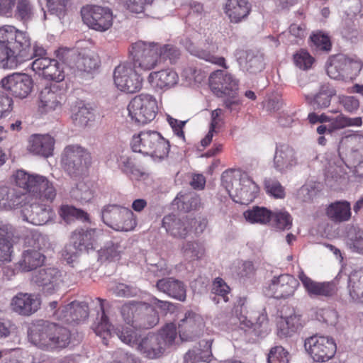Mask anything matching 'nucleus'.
<instances>
[{
    "label": "nucleus",
    "mask_w": 363,
    "mask_h": 363,
    "mask_svg": "<svg viewBox=\"0 0 363 363\" xmlns=\"http://www.w3.org/2000/svg\"><path fill=\"white\" fill-rule=\"evenodd\" d=\"M16 186L33 194L36 197L31 202L22 206V216L24 220L35 225L47 223L52 217L53 213L49 206L40 204L39 199L52 201L56 196V190L45 177L39 174H30L19 169L13 175Z\"/></svg>",
    "instance_id": "nucleus-1"
},
{
    "label": "nucleus",
    "mask_w": 363,
    "mask_h": 363,
    "mask_svg": "<svg viewBox=\"0 0 363 363\" xmlns=\"http://www.w3.org/2000/svg\"><path fill=\"white\" fill-rule=\"evenodd\" d=\"M30 39L11 26L0 27V67L15 69L30 59Z\"/></svg>",
    "instance_id": "nucleus-2"
},
{
    "label": "nucleus",
    "mask_w": 363,
    "mask_h": 363,
    "mask_svg": "<svg viewBox=\"0 0 363 363\" xmlns=\"http://www.w3.org/2000/svg\"><path fill=\"white\" fill-rule=\"evenodd\" d=\"M69 329L59 323L40 320L28 331L30 342L45 350H61L71 342Z\"/></svg>",
    "instance_id": "nucleus-3"
},
{
    "label": "nucleus",
    "mask_w": 363,
    "mask_h": 363,
    "mask_svg": "<svg viewBox=\"0 0 363 363\" xmlns=\"http://www.w3.org/2000/svg\"><path fill=\"white\" fill-rule=\"evenodd\" d=\"M130 146L133 152L161 160L167 157L170 145L155 130H142L133 135Z\"/></svg>",
    "instance_id": "nucleus-4"
},
{
    "label": "nucleus",
    "mask_w": 363,
    "mask_h": 363,
    "mask_svg": "<svg viewBox=\"0 0 363 363\" xmlns=\"http://www.w3.org/2000/svg\"><path fill=\"white\" fill-rule=\"evenodd\" d=\"M123 321L135 329H150L159 323L155 308L145 302L130 301L121 309Z\"/></svg>",
    "instance_id": "nucleus-5"
},
{
    "label": "nucleus",
    "mask_w": 363,
    "mask_h": 363,
    "mask_svg": "<svg viewBox=\"0 0 363 363\" xmlns=\"http://www.w3.org/2000/svg\"><path fill=\"white\" fill-rule=\"evenodd\" d=\"M135 69L148 71L161 63L160 44L139 40L129 49Z\"/></svg>",
    "instance_id": "nucleus-6"
},
{
    "label": "nucleus",
    "mask_w": 363,
    "mask_h": 363,
    "mask_svg": "<svg viewBox=\"0 0 363 363\" xmlns=\"http://www.w3.org/2000/svg\"><path fill=\"white\" fill-rule=\"evenodd\" d=\"M209 84L213 92L218 97H228L224 101L225 108L231 111L233 106L238 104V100L235 99L238 82L232 74L223 70H216L210 75Z\"/></svg>",
    "instance_id": "nucleus-7"
},
{
    "label": "nucleus",
    "mask_w": 363,
    "mask_h": 363,
    "mask_svg": "<svg viewBox=\"0 0 363 363\" xmlns=\"http://www.w3.org/2000/svg\"><path fill=\"white\" fill-rule=\"evenodd\" d=\"M131 120L138 125L147 124L155 119L158 111L156 99L147 94L135 96L128 106Z\"/></svg>",
    "instance_id": "nucleus-8"
},
{
    "label": "nucleus",
    "mask_w": 363,
    "mask_h": 363,
    "mask_svg": "<svg viewBox=\"0 0 363 363\" xmlns=\"http://www.w3.org/2000/svg\"><path fill=\"white\" fill-rule=\"evenodd\" d=\"M103 222L117 231H130L136 226V220L133 211L118 205H106L101 209Z\"/></svg>",
    "instance_id": "nucleus-9"
},
{
    "label": "nucleus",
    "mask_w": 363,
    "mask_h": 363,
    "mask_svg": "<svg viewBox=\"0 0 363 363\" xmlns=\"http://www.w3.org/2000/svg\"><path fill=\"white\" fill-rule=\"evenodd\" d=\"M61 161L65 171L71 177H77L86 171L91 164V155L79 145H68L62 152Z\"/></svg>",
    "instance_id": "nucleus-10"
},
{
    "label": "nucleus",
    "mask_w": 363,
    "mask_h": 363,
    "mask_svg": "<svg viewBox=\"0 0 363 363\" xmlns=\"http://www.w3.org/2000/svg\"><path fill=\"white\" fill-rule=\"evenodd\" d=\"M133 64L123 62L113 72L114 84L118 89L128 94L135 93L142 88L143 77L137 73Z\"/></svg>",
    "instance_id": "nucleus-11"
},
{
    "label": "nucleus",
    "mask_w": 363,
    "mask_h": 363,
    "mask_svg": "<svg viewBox=\"0 0 363 363\" xmlns=\"http://www.w3.org/2000/svg\"><path fill=\"white\" fill-rule=\"evenodd\" d=\"M81 15L84 23L97 31H105L113 23V14L108 7L87 4L82 8Z\"/></svg>",
    "instance_id": "nucleus-12"
},
{
    "label": "nucleus",
    "mask_w": 363,
    "mask_h": 363,
    "mask_svg": "<svg viewBox=\"0 0 363 363\" xmlns=\"http://www.w3.org/2000/svg\"><path fill=\"white\" fill-rule=\"evenodd\" d=\"M304 347L313 361L325 362L332 359L336 352L333 339L320 335H313L306 339Z\"/></svg>",
    "instance_id": "nucleus-13"
},
{
    "label": "nucleus",
    "mask_w": 363,
    "mask_h": 363,
    "mask_svg": "<svg viewBox=\"0 0 363 363\" xmlns=\"http://www.w3.org/2000/svg\"><path fill=\"white\" fill-rule=\"evenodd\" d=\"M96 230H76L72 235V245L65 247L62 256L68 263H72L77 257L78 252L88 251L94 248L96 240Z\"/></svg>",
    "instance_id": "nucleus-14"
},
{
    "label": "nucleus",
    "mask_w": 363,
    "mask_h": 363,
    "mask_svg": "<svg viewBox=\"0 0 363 363\" xmlns=\"http://www.w3.org/2000/svg\"><path fill=\"white\" fill-rule=\"evenodd\" d=\"M32 239L34 241L33 248L25 250L16 264L17 268L22 272H28L40 267L45 259L40 252L42 245H44V237L40 233H35Z\"/></svg>",
    "instance_id": "nucleus-15"
},
{
    "label": "nucleus",
    "mask_w": 363,
    "mask_h": 363,
    "mask_svg": "<svg viewBox=\"0 0 363 363\" xmlns=\"http://www.w3.org/2000/svg\"><path fill=\"white\" fill-rule=\"evenodd\" d=\"M2 87L13 96L21 99L27 97L32 91L33 81L25 73H13L1 79Z\"/></svg>",
    "instance_id": "nucleus-16"
},
{
    "label": "nucleus",
    "mask_w": 363,
    "mask_h": 363,
    "mask_svg": "<svg viewBox=\"0 0 363 363\" xmlns=\"http://www.w3.org/2000/svg\"><path fill=\"white\" fill-rule=\"evenodd\" d=\"M298 285V280L290 274L274 277L267 287L268 295L277 299L287 298L294 294Z\"/></svg>",
    "instance_id": "nucleus-17"
},
{
    "label": "nucleus",
    "mask_w": 363,
    "mask_h": 363,
    "mask_svg": "<svg viewBox=\"0 0 363 363\" xmlns=\"http://www.w3.org/2000/svg\"><path fill=\"white\" fill-rule=\"evenodd\" d=\"M62 273L57 268L48 267L38 270L33 277V282L41 288L43 293L52 294L63 282Z\"/></svg>",
    "instance_id": "nucleus-18"
},
{
    "label": "nucleus",
    "mask_w": 363,
    "mask_h": 363,
    "mask_svg": "<svg viewBox=\"0 0 363 363\" xmlns=\"http://www.w3.org/2000/svg\"><path fill=\"white\" fill-rule=\"evenodd\" d=\"M202 318L192 311H187L179 323L178 329L182 341H191L199 337L202 332Z\"/></svg>",
    "instance_id": "nucleus-19"
},
{
    "label": "nucleus",
    "mask_w": 363,
    "mask_h": 363,
    "mask_svg": "<svg viewBox=\"0 0 363 363\" xmlns=\"http://www.w3.org/2000/svg\"><path fill=\"white\" fill-rule=\"evenodd\" d=\"M274 167L281 173L291 170L298 164V158L295 150L287 144H281L276 148Z\"/></svg>",
    "instance_id": "nucleus-20"
},
{
    "label": "nucleus",
    "mask_w": 363,
    "mask_h": 363,
    "mask_svg": "<svg viewBox=\"0 0 363 363\" xmlns=\"http://www.w3.org/2000/svg\"><path fill=\"white\" fill-rule=\"evenodd\" d=\"M298 278L310 296L330 297L337 292V286L333 281L317 282L307 277L303 271L299 272Z\"/></svg>",
    "instance_id": "nucleus-21"
},
{
    "label": "nucleus",
    "mask_w": 363,
    "mask_h": 363,
    "mask_svg": "<svg viewBox=\"0 0 363 363\" xmlns=\"http://www.w3.org/2000/svg\"><path fill=\"white\" fill-rule=\"evenodd\" d=\"M40 305V300L27 293H18L11 300L12 311L22 315H30L36 312Z\"/></svg>",
    "instance_id": "nucleus-22"
},
{
    "label": "nucleus",
    "mask_w": 363,
    "mask_h": 363,
    "mask_svg": "<svg viewBox=\"0 0 363 363\" xmlns=\"http://www.w3.org/2000/svg\"><path fill=\"white\" fill-rule=\"evenodd\" d=\"M147 82L155 91L167 90L174 86L179 81L176 72L172 69H162L152 72L147 77Z\"/></svg>",
    "instance_id": "nucleus-23"
},
{
    "label": "nucleus",
    "mask_w": 363,
    "mask_h": 363,
    "mask_svg": "<svg viewBox=\"0 0 363 363\" xmlns=\"http://www.w3.org/2000/svg\"><path fill=\"white\" fill-rule=\"evenodd\" d=\"M239 180V187L235 188L234 195L238 199H234V201L247 204L256 198L259 187L246 174H241Z\"/></svg>",
    "instance_id": "nucleus-24"
},
{
    "label": "nucleus",
    "mask_w": 363,
    "mask_h": 363,
    "mask_svg": "<svg viewBox=\"0 0 363 363\" xmlns=\"http://www.w3.org/2000/svg\"><path fill=\"white\" fill-rule=\"evenodd\" d=\"M184 46L192 55L210 63L225 67L224 57H218L215 55L218 49L216 44H211L204 46L203 48H198L190 40L187 39L184 42Z\"/></svg>",
    "instance_id": "nucleus-25"
},
{
    "label": "nucleus",
    "mask_w": 363,
    "mask_h": 363,
    "mask_svg": "<svg viewBox=\"0 0 363 363\" xmlns=\"http://www.w3.org/2000/svg\"><path fill=\"white\" fill-rule=\"evenodd\" d=\"M40 104L45 111H54L60 107L65 99L63 91L57 85L43 88L39 94Z\"/></svg>",
    "instance_id": "nucleus-26"
},
{
    "label": "nucleus",
    "mask_w": 363,
    "mask_h": 363,
    "mask_svg": "<svg viewBox=\"0 0 363 363\" xmlns=\"http://www.w3.org/2000/svg\"><path fill=\"white\" fill-rule=\"evenodd\" d=\"M155 334L149 333L140 339L137 350L145 357L155 359L160 357L165 348Z\"/></svg>",
    "instance_id": "nucleus-27"
},
{
    "label": "nucleus",
    "mask_w": 363,
    "mask_h": 363,
    "mask_svg": "<svg viewBox=\"0 0 363 363\" xmlns=\"http://www.w3.org/2000/svg\"><path fill=\"white\" fill-rule=\"evenodd\" d=\"M162 226L170 235L177 238H185L190 231L188 220L175 215L165 216L162 220Z\"/></svg>",
    "instance_id": "nucleus-28"
},
{
    "label": "nucleus",
    "mask_w": 363,
    "mask_h": 363,
    "mask_svg": "<svg viewBox=\"0 0 363 363\" xmlns=\"http://www.w3.org/2000/svg\"><path fill=\"white\" fill-rule=\"evenodd\" d=\"M352 62L342 55H337L330 59L327 67L328 76L334 79H346L350 74Z\"/></svg>",
    "instance_id": "nucleus-29"
},
{
    "label": "nucleus",
    "mask_w": 363,
    "mask_h": 363,
    "mask_svg": "<svg viewBox=\"0 0 363 363\" xmlns=\"http://www.w3.org/2000/svg\"><path fill=\"white\" fill-rule=\"evenodd\" d=\"M28 196L7 186H0V209L11 210L22 206Z\"/></svg>",
    "instance_id": "nucleus-30"
},
{
    "label": "nucleus",
    "mask_w": 363,
    "mask_h": 363,
    "mask_svg": "<svg viewBox=\"0 0 363 363\" xmlns=\"http://www.w3.org/2000/svg\"><path fill=\"white\" fill-rule=\"evenodd\" d=\"M157 289L168 296L184 301L186 299V287L179 280L172 277L164 278L158 280L156 284Z\"/></svg>",
    "instance_id": "nucleus-31"
},
{
    "label": "nucleus",
    "mask_w": 363,
    "mask_h": 363,
    "mask_svg": "<svg viewBox=\"0 0 363 363\" xmlns=\"http://www.w3.org/2000/svg\"><path fill=\"white\" fill-rule=\"evenodd\" d=\"M54 139L48 135H34L29 140L28 150L34 155L48 157L52 154Z\"/></svg>",
    "instance_id": "nucleus-32"
},
{
    "label": "nucleus",
    "mask_w": 363,
    "mask_h": 363,
    "mask_svg": "<svg viewBox=\"0 0 363 363\" xmlns=\"http://www.w3.org/2000/svg\"><path fill=\"white\" fill-rule=\"evenodd\" d=\"M13 237V228L0 220V262L11 260Z\"/></svg>",
    "instance_id": "nucleus-33"
},
{
    "label": "nucleus",
    "mask_w": 363,
    "mask_h": 363,
    "mask_svg": "<svg viewBox=\"0 0 363 363\" xmlns=\"http://www.w3.org/2000/svg\"><path fill=\"white\" fill-rule=\"evenodd\" d=\"M250 11V7L247 0H227L225 6V13L230 22L238 23L245 19Z\"/></svg>",
    "instance_id": "nucleus-34"
},
{
    "label": "nucleus",
    "mask_w": 363,
    "mask_h": 363,
    "mask_svg": "<svg viewBox=\"0 0 363 363\" xmlns=\"http://www.w3.org/2000/svg\"><path fill=\"white\" fill-rule=\"evenodd\" d=\"M347 289L354 303H363V269H355L349 275Z\"/></svg>",
    "instance_id": "nucleus-35"
},
{
    "label": "nucleus",
    "mask_w": 363,
    "mask_h": 363,
    "mask_svg": "<svg viewBox=\"0 0 363 363\" xmlns=\"http://www.w3.org/2000/svg\"><path fill=\"white\" fill-rule=\"evenodd\" d=\"M326 215L335 223L346 222L352 216L350 203L347 201L331 203L326 208Z\"/></svg>",
    "instance_id": "nucleus-36"
},
{
    "label": "nucleus",
    "mask_w": 363,
    "mask_h": 363,
    "mask_svg": "<svg viewBox=\"0 0 363 363\" xmlns=\"http://www.w3.org/2000/svg\"><path fill=\"white\" fill-rule=\"evenodd\" d=\"M213 340H202L199 348L189 350L184 356V363H196L199 361L209 362L212 357L211 347Z\"/></svg>",
    "instance_id": "nucleus-37"
},
{
    "label": "nucleus",
    "mask_w": 363,
    "mask_h": 363,
    "mask_svg": "<svg viewBox=\"0 0 363 363\" xmlns=\"http://www.w3.org/2000/svg\"><path fill=\"white\" fill-rule=\"evenodd\" d=\"M335 95V89L328 84H323L313 97L307 96L308 103L316 108H325L330 104L331 98Z\"/></svg>",
    "instance_id": "nucleus-38"
},
{
    "label": "nucleus",
    "mask_w": 363,
    "mask_h": 363,
    "mask_svg": "<svg viewBox=\"0 0 363 363\" xmlns=\"http://www.w3.org/2000/svg\"><path fill=\"white\" fill-rule=\"evenodd\" d=\"M72 112V118L74 123L79 127H86L89 122L94 120V114L92 110L82 102H79L74 106Z\"/></svg>",
    "instance_id": "nucleus-39"
},
{
    "label": "nucleus",
    "mask_w": 363,
    "mask_h": 363,
    "mask_svg": "<svg viewBox=\"0 0 363 363\" xmlns=\"http://www.w3.org/2000/svg\"><path fill=\"white\" fill-rule=\"evenodd\" d=\"M245 55V59H242L241 56L239 57V63L246 69L247 71L250 73H257L264 69V62L262 55L250 50L246 51Z\"/></svg>",
    "instance_id": "nucleus-40"
},
{
    "label": "nucleus",
    "mask_w": 363,
    "mask_h": 363,
    "mask_svg": "<svg viewBox=\"0 0 363 363\" xmlns=\"http://www.w3.org/2000/svg\"><path fill=\"white\" fill-rule=\"evenodd\" d=\"M246 302V298L239 297L234 307V313L238 320L239 327L245 331L250 330L252 325V320L249 319L247 315Z\"/></svg>",
    "instance_id": "nucleus-41"
},
{
    "label": "nucleus",
    "mask_w": 363,
    "mask_h": 363,
    "mask_svg": "<svg viewBox=\"0 0 363 363\" xmlns=\"http://www.w3.org/2000/svg\"><path fill=\"white\" fill-rule=\"evenodd\" d=\"M173 204L180 211L188 212L196 209L201 204L199 197L191 194H179L174 199Z\"/></svg>",
    "instance_id": "nucleus-42"
},
{
    "label": "nucleus",
    "mask_w": 363,
    "mask_h": 363,
    "mask_svg": "<svg viewBox=\"0 0 363 363\" xmlns=\"http://www.w3.org/2000/svg\"><path fill=\"white\" fill-rule=\"evenodd\" d=\"M244 216L251 223L267 224L271 220L272 211L264 207L253 206L244 213Z\"/></svg>",
    "instance_id": "nucleus-43"
},
{
    "label": "nucleus",
    "mask_w": 363,
    "mask_h": 363,
    "mask_svg": "<svg viewBox=\"0 0 363 363\" xmlns=\"http://www.w3.org/2000/svg\"><path fill=\"white\" fill-rule=\"evenodd\" d=\"M124 249L125 246L121 242L113 240L107 242L99 250V257L104 260H117L120 258Z\"/></svg>",
    "instance_id": "nucleus-44"
},
{
    "label": "nucleus",
    "mask_w": 363,
    "mask_h": 363,
    "mask_svg": "<svg viewBox=\"0 0 363 363\" xmlns=\"http://www.w3.org/2000/svg\"><path fill=\"white\" fill-rule=\"evenodd\" d=\"M98 300L100 302L102 314L99 321L97 322L96 325L94 327V330L97 336H99L102 338L103 342L105 345H107L108 338L111 337V325L108 322V317L106 315L104 312V308L102 304L104 301L100 298H99Z\"/></svg>",
    "instance_id": "nucleus-45"
},
{
    "label": "nucleus",
    "mask_w": 363,
    "mask_h": 363,
    "mask_svg": "<svg viewBox=\"0 0 363 363\" xmlns=\"http://www.w3.org/2000/svg\"><path fill=\"white\" fill-rule=\"evenodd\" d=\"M139 329H135L130 325L117 328L116 335L124 343L138 348V344L140 340Z\"/></svg>",
    "instance_id": "nucleus-46"
},
{
    "label": "nucleus",
    "mask_w": 363,
    "mask_h": 363,
    "mask_svg": "<svg viewBox=\"0 0 363 363\" xmlns=\"http://www.w3.org/2000/svg\"><path fill=\"white\" fill-rule=\"evenodd\" d=\"M346 245L352 252L363 255V230L352 228L347 233Z\"/></svg>",
    "instance_id": "nucleus-47"
},
{
    "label": "nucleus",
    "mask_w": 363,
    "mask_h": 363,
    "mask_svg": "<svg viewBox=\"0 0 363 363\" xmlns=\"http://www.w3.org/2000/svg\"><path fill=\"white\" fill-rule=\"evenodd\" d=\"M182 252L186 259H199L204 255L205 248L201 243L197 241H188L183 243Z\"/></svg>",
    "instance_id": "nucleus-48"
},
{
    "label": "nucleus",
    "mask_w": 363,
    "mask_h": 363,
    "mask_svg": "<svg viewBox=\"0 0 363 363\" xmlns=\"http://www.w3.org/2000/svg\"><path fill=\"white\" fill-rule=\"evenodd\" d=\"M348 156L352 160H363V135H354L347 139Z\"/></svg>",
    "instance_id": "nucleus-49"
},
{
    "label": "nucleus",
    "mask_w": 363,
    "mask_h": 363,
    "mask_svg": "<svg viewBox=\"0 0 363 363\" xmlns=\"http://www.w3.org/2000/svg\"><path fill=\"white\" fill-rule=\"evenodd\" d=\"M60 215L67 223L72 222L74 218L82 221H88L89 216L85 211L76 208L72 206H62L60 210Z\"/></svg>",
    "instance_id": "nucleus-50"
},
{
    "label": "nucleus",
    "mask_w": 363,
    "mask_h": 363,
    "mask_svg": "<svg viewBox=\"0 0 363 363\" xmlns=\"http://www.w3.org/2000/svg\"><path fill=\"white\" fill-rule=\"evenodd\" d=\"M62 65L55 59H50V63L42 75L44 78L55 82H62L65 78L64 68Z\"/></svg>",
    "instance_id": "nucleus-51"
},
{
    "label": "nucleus",
    "mask_w": 363,
    "mask_h": 363,
    "mask_svg": "<svg viewBox=\"0 0 363 363\" xmlns=\"http://www.w3.org/2000/svg\"><path fill=\"white\" fill-rule=\"evenodd\" d=\"M70 196L79 202L86 203L93 198L92 191L88 185L84 182H79L76 186L72 187L70 190Z\"/></svg>",
    "instance_id": "nucleus-52"
},
{
    "label": "nucleus",
    "mask_w": 363,
    "mask_h": 363,
    "mask_svg": "<svg viewBox=\"0 0 363 363\" xmlns=\"http://www.w3.org/2000/svg\"><path fill=\"white\" fill-rule=\"evenodd\" d=\"M273 225L278 230H289L292 225L291 215L284 211L272 212L271 220Z\"/></svg>",
    "instance_id": "nucleus-53"
},
{
    "label": "nucleus",
    "mask_w": 363,
    "mask_h": 363,
    "mask_svg": "<svg viewBox=\"0 0 363 363\" xmlns=\"http://www.w3.org/2000/svg\"><path fill=\"white\" fill-rule=\"evenodd\" d=\"M155 335L160 337V340L166 349L175 342L177 335L176 326L173 323H168Z\"/></svg>",
    "instance_id": "nucleus-54"
},
{
    "label": "nucleus",
    "mask_w": 363,
    "mask_h": 363,
    "mask_svg": "<svg viewBox=\"0 0 363 363\" xmlns=\"http://www.w3.org/2000/svg\"><path fill=\"white\" fill-rule=\"evenodd\" d=\"M331 128L333 130L342 129L350 126H361L362 120L361 117L349 118L341 114L332 118Z\"/></svg>",
    "instance_id": "nucleus-55"
},
{
    "label": "nucleus",
    "mask_w": 363,
    "mask_h": 363,
    "mask_svg": "<svg viewBox=\"0 0 363 363\" xmlns=\"http://www.w3.org/2000/svg\"><path fill=\"white\" fill-rule=\"evenodd\" d=\"M99 58L93 53L83 54L77 61V68L84 72H90L99 66Z\"/></svg>",
    "instance_id": "nucleus-56"
},
{
    "label": "nucleus",
    "mask_w": 363,
    "mask_h": 363,
    "mask_svg": "<svg viewBox=\"0 0 363 363\" xmlns=\"http://www.w3.org/2000/svg\"><path fill=\"white\" fill-rule=\"evenodd\" d=\"M33 16V6L29 0H18L15 16L24 22L31 19Z\"/></svg>",
    "instance_id": "nucleus-57"
},
{
    "label": "nucleus",
    "mask_w": 363,
    "mask_h": 363,
    "mask_svg": "<svg viewBox=\"0 0 363 363\" xmlns=\"http://www.w3.org/2000/svg\"><path fill=\"white\" fill-rule=\"evenodd\" d=\"M72 306V314L69 315L72 323H78L85 320L89 315L88 306L84 302L72 301L71 302Z\"/></svg>",
    "instance_id": "nucleus-58"
},
{
    "label": "nucleus",
    "mask_w": 363,
    "mask_h": 363,
    "mask_svg": "<svg viewBox=\"0 0 363 363\" xmlns=\"http://www.w3.org/2000/svg\"><path fill=\"white\" fill-rule=\"evenodd\" d=\"M290 354L281 346L272 347L268 354V363H289Z\"/></svg>",
    "instance_id": "nucleus-59"
},
{
    "label": "nucleus",
    "mask_w": 363,
    "mask_h": 363,
    "mask_svg": "<svg viewBox=\"0 0 363 363\" xmlns=\"http://www.w3.org/2000/svg\"><path fill=\"white\" fill-rule=\"evenodd\" d=\"M346 174V172L341 166L332 165L330 166L325 177L328 184L333 186L335 183L340 182Z\"/></svg>",
    "instance_id": "nucleus-60"
},
{
    "label": "nucleus",
    "mask_w": 363,
    "mask_h": 363,
    "mask_svg": "<svg viewBox=\"0 0 363 363\" xmlns=\"http://www.w3.org/2000/svg\"><path fill=\"white\" fill-rule=\"evenodd\" d=\"M264 186L267 192L274 198H284V190L278 181L266 179L264 180Z\"/></svg>",
    "instance_id": "nucleus-61"
},
{
    "label": "nucleus",
    "mask_w": 363,
    "mask_h": 363,
    "mask_svg": "<svg viewBox=\"0 0 363 363\" xmlns=\"http://www.w3.org/2000/svg\"><path fill=\"white\" fill-rule=\"evenodd\" d=\"M68 0H47V6L50 15H55L60 18L64 15Z\"/></svg>",
    "instance_id": "nucleus-62"
},
{
    "label": "nucleus",
    "mask_w": 363,
    "mask_h": 363,
    "mask_svg": "<svg viewBox=\"0 0 363 363\" xmlns=\"http://www.w3.org/2000/svg\"><path fill=\"white\" fill-rule=\"evenodd\" d=\"M211 291L214 294L221 296L225 302L228 301V294L230 292V288L221 278L215 279Z\"/></svg>",
    "instance_id": "nucleus-63"
},
{
    "label": "nucleus",
    "mask_w": 363,
    "mask_h": 363,
    "mask_svg": "<svg viewBox=\"0 0 363 363\" xmlns=\"http://www.w3.org/2000/svg\"><path fill=\"white\" fill-rule=\"evenodd\" d=\"M315 317L320 321L333 325L337 321V314L330 308H319L316 311Z\"/></svg>",
    "instance_id": "nucleus-64"
}]
</instances>
